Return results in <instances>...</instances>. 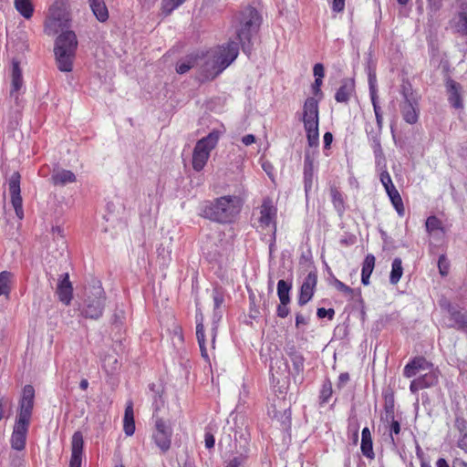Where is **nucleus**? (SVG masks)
<instances>
[{"label":"nucleus","instance_id":"338daca9","mask_svg":"<svg viewBox=\"0 0 467 467\" xmlns=\"http://www.w3.org/2000/svg\"><path fill=\"white\" fill-rule=\"evenodd\" d=\"M333 141V134L329 131L326 132L323 136L324 149H330L331 143Z\"/></svg>","mask_w":467,"mask_h":467},{"label":"nucleus","instance_id":"ea45409f","mask_svg":"<svg viewBox=\"0 0 467 467\" xmlns=\"http://www.w3.org/2000/svg\"><path fill=\"white\" fill-rule=\"evenodd\" d=\"M379 167H380V174H379V180L382 183L384 189L386 192L390 191L391 189L396 188L395 185L392 182L391 177L389 173V171L386 169V165L384 166L383 163H381Z\"/></svg>","mask_w":467,"mask_h":467},{"label":"nucleus","instance_id":"052dcab7","mask_svg":"<svg viewBox=\"0 0 467 467\" xmlns=\"http://www.w3.org/2000/svg\"><path fill=\"white\" fill-rule=\"evenodd\" d=\"M368 85H369V97H372V94L378 95L375 74H372V73L368 74Z\"/></svg>","mask_w":467,"mask_h":467},{"label":"nucleus","instance_id":"473e14b6","mask_svg":"<svg viewBox=\"0 0 467 467\" xmlns=\"http://www.w3.org/2000/svg\"><path fill=\"white\" fill-rule=\"evenodd\" d=\"M16 10L26 19H30L34 14V5L31 0H14Z\"/></svg>","mask_w":467,"mask_h":467},{"label":"nucleus","instance_id":"5701e85b","mask_svg":"<svg viewBox=\"0 0 467 467\" xmlns=\"http://www.w3.org/2000/svg\"><path fill=\"white\" fill-rule=\"evenodd\" d=\"M461 86L452 79L447 82V90L449 93L448 100L454 109H462L463 107L462 96L460 93Z\"/></svg>","mask_w":467,"mask_h":467},{"label":"nucleus","instance_id":"393cba45","mask_svg":"<svg viewBox=\"0 0 467 467\" xmlns=\"http://www.w3.org/2000/svg\"><path fill=\"white\" fill-rule=\"evenodd\" d=\"M286 354L289 357L293 365V374L296 376L300 375L304 371L305 358L298 352L294 346L286 350Z\"/></svg>","mask_w":467,"mask_h":467},{"label":"nucleus","instance_id":"4be33fe9","mask_svg":"<svg viewBox=\"0 0 467 467\" xmlns=\"http://www.w3.org/2000/svg\"><path fill=\"white\" fill-rule=\"evenodd\" d=\"M425 227L427 233L436 240H441L445 235L442 222L435 215L427 218Z\"/></svg>","mask_w":467,"mask_h":467},{"label":"nucleus","instance_id":"e2e57ef3","mask_svg":"<svg viewBox=\"0 0 467 467\" xmlns=\"http://www.w3.org/2000/svg\"><path fill=\"white\" fill-rule=\"evenodd\" d=\"M348 433H351V440L354 444H357L358 441V425L353 424L348 426Z\"/></svg>","mask_w":467,"mask_h":467},{"label":"nucleus","instance_id":"1a4fd4ad","mask_svg":"<svg viewBox=\"0 0 467 467\" xmlns=\"http://www.w3.org/2000/svg\"><path fill=\"white\" fill-rule=\"evenodd\" d=\"M402 95L403 100L400 104L402 119L406 123L413 125L419 120V102L412 93H408L406 88H403Z\"/></svg>","mask_w":467,"mask_h":467},{"label":"nucleus","instance_id":"37998d69","mask_svg":"<svg viewBox=\"0 0 467 467\" xmlns=\"http://www.w3.org/2000/svg\"><path fill=\"white\" fill-rule=\"evenodd\" d=\"M149 389L150 392H152V407L156 412L158 410H160L161 404L162 403V401L161 400V391L160 389V387H157L156 384L154 383L149 385Z\"/></svg>","mask_w":467,"mask_h":467},{"label":"nucleus","instance_id":"9d476101","mask_svg":"<svg viewBox=\"0 0 467 467\" xmlns=\"http://www.w3.org/2000/svg\"><path fill=\"white\" fill-rule=\"evenodd\" d=\"M35 401V389L32 385H26L22 389L19 400L16 420L30 423Z\"/></svg>","mask_w":467,"mask_h":467},{"label":"nucleus","instance_id":"20e7f679","mask_svg":"<svg viewBox=\"0 0 467 467\" xmlns=\"http://www.w3.org/2000/svg\"><path fill=\"white\" fill-rule=\"evenodd\" d=\"M302 121L306 135L308 147L318 149L319 146V109L318 100L309 97L303 106Z\"/></svg>","mask_w":467,"mask_h":467},{"label":"nucleus","instance_id":"680f3d73","mask_svg":"<svg viewBox=\"0 0 467 467\" xmlns=\"http://www.w3.org/2000/svg\"><path fill=\"white\" fill-rule=\"evenodd\" d=\"M204 443H205V447L207 449H213L214 447L215 438H214L213 434L209 431H205Z\"/></svg>","mask_w":467,"mask_h":467},{"label":"nucleus","instance_id":"c03bdc74","mask_svg":"<svg viewBox=\"0 0 467 467\" xmlns=\"http://www.w3.org/2000/svg\"><path fill=\"white\" fill-rule=\"evenodd\" d=\"M370 100H371V103L373 106V110L375 113L377 126H379L380 128L383 126V116H382L381 108L379 104V96L372 94V97H370Z\"/></svg>","mask_w":467,"mask_h":467},{"label":"nucleus","instance_id":"a18cd8bd","mask_svg":"<svg viewBox=\"0 0 467 467\" xmlns=\"http://www.w3.org/2000/svg\"><path fill=\"white\" fill-rule=\"evenodd\" d=\"M332 284L336 287L337 290L343 293L345 296H349L350 298L354 296V289H352L350 286L345 285L340 280L337 279L336 277H333Z\"/></svg>","mask_w":467,"mask_h":467},{"label":"nucleus","instance_id":"f3484780","mask_svg":"<svg viewBox=\"0 0 467 467\" xmlns=\"http://www.w3.org/2000/svg\"><path fill=\"white\" fill-rule=\"evenodd\" d=\"M78 47L76 34L71 30L62 32L56 39L55 49L64 50L68 53H75Z\"/></svg>","mask_w":467,"mask_h":467},{"label":"nucleus","instance_id":"09e8293b","mask_svg":"<svg viewBox=\"0 0 467 467\" xmlns=\"http://www.w3.org/2000/svg\"><path fill=\"white\" fill-rule=\"evenodd\" d=\"M427 9L431 16L436 15L443 5V0H426Z\"/></svg>","mask_w":467,"mask_h":467},{"label":"nucleus","instance_id":"13d9d810","mask_svg":"<svg viewBox=\"0 0 467 467\" xmlns=\"http://www.w3.org/2000/svg\"><path fill=\"white\" fill-rule=\"evenodd\" d=\"M222 318V312L220 310H214L213 309V337H215V334H216V329H217V323L221 320ZM213 340L214 341V338H213Z\"/></svg>","mask_w":467,"mask_h":467},{"label":"nucleus","instance_id":"58836bf2","mask_svg":"<svg viewBox=\"0 0 467 467\" xmlns=\"http://www.w3.org/2000/svg\"><path fill=\"white\" fill-rule=\"evenodd\" d=\"M12 411V400L5 395L0 393V420L9 417Z\"/></svg>","mask_w":467,"mask_h":467},{"label":"nucleus","instance_id":"79ce46f5","mask_svg":"<svg viewBox=\"0 0 467 467\" xmlns=\"http://www.w3.org/2000/svg\"><path fill=\"white\" fill-rule=\"evenodd\" d=\"M185 0H162L161 1V11L165 16L171 14L173 10L182 5Z\"/></svg>","mask_w":467,"mask_h":467},{"label":"nucleus","instance_id":"2eb2a0df","mask_svg":"<svg viewBox=\"0 0 467 467\" xmlns=\"http://www.w3.org/2000/svg\"><path fill=\"white\" fill-rule=\"evenodd\" d=\"M317 283L316 272H309L301 285L298 296V305L303 306L306 305L313 297Z\"/></svg>","mask_w":467,"mask_h":467},{"label":"nucleus","instance_id":"7ed1b4c3","mask_svg":"<svg viewBox=\"0 0 467 467\" xmlns=\"http://www.w3.org/2000/svg\"><path fill=\"white\" fill-rule=\"evenodd\" d=\"M424 374L411 380L410 384V390L411 393L416 394L420 389L431 388L438 384L440 372L438 368H434L433 364L428 361L422 356H417L411 358L403 368V376L410 379L415 377L420 372Z\"/></svg>","mask_w":467,"mask_h":467},{"label":"nucleus","instance_id":"3c124183","mask_svg":"<svg viewBox=\"0 0 467 467\" xmlns=\"http://www.w3.org/2000/svg\"><path fill=\"white\" fill-rule=\"evenodd\" d=\"M213 309L219 310L224 301L223 293L220 292L218 289H214L213 292Z\"/></svg>","mask_w":467,"mask_h":467},{"label":"nucleus","instance_id":"8fccbe9b","mask_svg":"<svg viewBox=\"0 0 467 467\" xmlns=\"http://www.w3.org/2000/svg\"><path fill=\"white\" fill-rule=\"evenodd\" d=\"M125 319V311L122 308L116 307L111 319L112 324L116 327H121Z\"/></svg>","mask_w":467,"mask_h":467},{"label":"nucleus","instance_id":"9b49d317","mask_svg":"<svg viewBox=\"0 0 467 467\" xmlns=\"http://www.w3.org/2000/svg\"><path fill=\"white\" fill-rule=\"evenodd\" d=\"M21 176L19 172H14L8 180V190L11 196V203L15 209L16 215L21 220L24 217L23 200L20 189Z\"/></svg>","mask_w":467,"mask_h":467},{"label":"nucleus","instance_id":"864d4df0","mask_svg":"<svg viewBox=\"0 0 467 467\" xmlns=\"http://www.w3.org/2000/svg\"><path fill=\"white\" fill-rule=\"evenodd\" d=\"M390 202H391L393 207L395 208L396 212L398 213V214L400 217H402L404 215L405 210H404V205H403L401 196L399 195L397 197H394V199L390 200Z\"/></svg>","mask_w":467,"mask_h":467},{"label":"nucleus","instance_id":"412c9836","mask_svg":"<svg viewBox=\"0 0 467 467\" xmlns=\"http://www.w3.org/2000/svg\"><path fill=\"white\" fill-rule=\"evenodd\" d=\"M55 57L57 65V68L61 72H71L73 69V60L75 58V53H68L64 50H57L54 48Z\"/></svg>","mask_w":467,"mask_h":467},{"label":"nucleus","instance_id":"4c0bfd02","mask_svg":"<svg viewBox=\"0 0 467 467\" xmlns=\"http://www.w3.org/2000/svg\"><path fill=\"white\" fill-rule=\"evenodd\" d=\"M403 274L402 261L400 258L396 257L391 264V271L389 275V282L392 285L398 284Z\"/></svg>","mask_w":467,"mask_h":467},{"label":"nucleus","instance_id":"c85d7f7f","mask_svg":"<svg viewBox=\"0 0 467 467\" xmlns=\"http://www.w3.org/2000/svg\"><path fill=\"white\" fill-rule=\"evenodd\" d=\"M459 7L460 11L455 28L461 36H467V1H462Z\"/></svg>","mask_w":467,"mask_h":467},{"label":"nucleus","instance_id":"7c9ffc66","mask_svg":"<svg viewBox=\"0 0 467 467\" xmlns=\"http://www.w3.org/2000/svg\"><path fill=\"white\" fill-rule=\"evenodd\" d=\"M90 8L99 22H105L109 18V11L104 0H88Z\"/></svg>","mask_w":467,"mask_h":467},{"label":"nucleus","instance_id":"a19ab883","mask_svg":"<svg viewBox=\"0 0 467 467\" xmlns=\"http://www.w3.org/2000/svg\"><path fill=\"white\" fill-rule=\"evenodd\" d=\"M333 393L332 390V383L329 379H326L323 384L320 390L319 400L321 404H326L328 402L329 399L331 398Z\"/></svg>","mask_w":467,"mask_h":467},{"label":"nucleus","instance_id":"de8ad7c7","mask_svg":"<svg viewBox=\"0 0 467 467\" xmlns=\"http://www.w3.org/2000/svg\"><path fill=\"white\" fill-rule=\"evenodd\" d=\"M438 269L441 276H446L449 274L450 261L445 254H441L438 259Z\"/></svg>","mask_w":467,"mask_h":467},{"label":"nucleus","instance_id":"f03ea898","mask_svg":"<svg viewBox=\"0 0 467 467\" xmlns=\"http://www.w3.org/2000/svg\"><path fill=\"white\" fill-rule=\"evenodd\" d=\"M238 196L224 195L202 202L200 214L212 222L221 224L233 223L241 211Z\"/></svg>","mask_w":467,"mask_h":467},{"label":"nucleus","instance_id":"4d7b16f0","mask_svg":"<svg viewBox=\"0 0 467 467\" xmlns=\"http://www.w3.org/2000/svg\"><path fill=\"white\" fill-rule=\"evenodd\" d=\"M193 67V63L191 61L179 62L176 66V72L178 74H185Z\"/></svg>","mask_w":467,"mask_h":467},{"label":"nucleus","instance_id":"bf43d9fd","mask_svg":"<svg viewBox=\"0 0 467 467\" xmlns=\"http://www.w3.org/2000/svg\"><path fill=\"white\" fill-rule=\"evenodd\" d=\"M313 73L315 76V79L320 78L321 80H323V78L325 76V68H324L323 64H321V63L315 64V66L313 67Z\"/></svg>","mask_w":467,"mask_h":467},{"label":"nucleus","instance_id":"72a5a7b5","mask_svg":"<svg viewBox=\"0 0 467 467\" xmlns=\"http://www.w3.org/2000/svg\"><path fill=\"white\" fill-rule=\"evenodd\" d=\"M385 410L387 412V417H389L391 419L389 431L392 442L395 443L394 436L399 435L400 433V424L398 420L394 419L393 405H389L388 403H386Z\"/></svg>","mask_w":467,"mask_h":467},{"label":"nucleus","instance_id":"5fc2aeb1","mask_svg":"<svg viewBox=\"0 0 467 467\" xmlns=\"http://www.w3.org/2000/svg\"><path fill=\"white\" fill-rule=\"evenodd\" d=\"M290 302H280L276 308V315L281 318H285L289 315L290 309L288 307Z\"/></svg>","mask_w":467,"mask_h":467},{"label":"nucleus","instance_id":"bb28decb","mask_svg":"<svg viewBox=\"0 0 467 467\" xmlns=\"http://www.w3.org/2000/svg\"><path fill=\"white\" fill-rule=\"evenodd\" d=\"M447 311L451 318L456 323L458 329L467 328V312L459 310L450 303L447 304Z\"/></svg>","mask_w":467,"mask_h":467},{"label":"nucleus","instance_id":"f704fd0d","mask_svg":"<svg viewBox=\"0 0 467 467\" xmlns=\"http://www.w3.org/2000/svg\"><path fill=\"white\" fill-rule=\"evenodd\" d=\"M330 194L333 206L338 215L341 217L346 210L343 194L336 187H332L330 189Z\"/></svg>","mask_w":467,"mask_h":467},{"label":"nucleus","instance_id":"2f4dec72","mask_svg":"<svg viewBox=\"0 0 467 467\" xmlns=\"http://www.w3.org/2000/svg\"><path fill=\"white\" fill-rule=\"evenodd\" d=\"M23 87L22 70L17 60L12 61V88L11 94L18 92Z\"/></svg>","mask_w":467,"mask_h":467},{"label":"nucleus","instance_id":"ddd939ff","mask_svg":"<svg viewBox=\"0 0 467 467\" xmlns=\"http://www.w3.org/2000/svg\"><path fill=\"white\" fill-rule=\"evenodd\" d=\"M381 130L382 127L379 128L377 126V128H374L371 125L366 126V133L373 150L377 166H379L381 163L385 165V156L380 143Z\"/></svg>","mask_w":467,"mask_h":467},{"label":"nucleus","instance_id":"423d86ee","mask_svg":"<svg viewBox=\"0 0 467 467\" xmlns=\"http://www.w3.org/2000/svg\"><path fill=\"white\" fill-rule=\"evenodd\" d=\"M221 132L213 130L207 136L199 140L194 147L192 153V168L196 171H201L210 157L220 138Z\"/></svg>","mask_w":467,"mask_h":467},{"label":"nucleus","instance_id":"dca6fc26","mask_svg":"<svg viewBox=\"0 0 467 467\" xmlns=\"http://www.w3.org/2000/svg\"><path fill=\"white\" fill-rule=\"evenodd\" d=\"M29 424L16 420L11 435V446L14 450L22 451L25 449Z\"/></svg>","mask_w":467,"mask_h":467},{"label":"nucleus","instance_id":"b1692460","mask_svg":"<svg viewBox=\"0 0 467 467\" xmlns=\"http://www.w3.org/2000/svg\"><path fill=\"white\" fill-rule=\"evenodd\" d=\"M360 449H361L362 454L366 458H368L369 460H373L375 458L371 433L368 427H365L362 430Z\"/></svg>","mask_w":467,"mask_h":467},{"label":"nucleus","instance_id":"c9c22d12","mask_svg":"<svg viewBox=\"0 0 467 467\" xmlns=\"http://www.w3.org/2000/svg\"><path fill=\"white\" fill-rule=\"evenodd\" d=\"M14 279V275L9 271H2L0 273V296H8L11 291V283Z\"/></svg>","mask_w":467,"mask_h":467},{"label":"nucleus","instance_id":"a211bd4d","mask_svg":"<svg viewBox=\"0 0 467 467\" xmlns=\"http://www.w3.org/2000/svg\"><path fill=\"white\" fill-rule=\"evenodd\" d=\"M84 441L80 431H76L71 441V457L69 467H81Z\"/></svg>","mask_w":467,"mask_h":467},{"label":"nucleus","instance_id":"49530a36","mask_svg":"<svg viewBox=\"0 0 467 467\" xmlns=\"http://www.w3.org/2000/svg\"><path fill=\"white\" fill-rule=\"evenodd\" d=\"M195 322H196V337H200V340H203V334H204L203 315L200 309L196 310Z\"/></svg>","mask_w":467,"mask_h":467},{"label":"nucleus","instance_id":"4468645a","mask_svg":"<svg viewBox=\"0 0 467 467\" xmlns=\"http://www.w3.org/2000/svg\"><path fill=\"white\" fill-rule=\"evenodd\" d=\"M277 209L274 205L273 200L270 197H265L260 206L259 223L264 227L273 225L274 234L275 233V217Z\"/></svg>","mask_w":467,"mask_h":467},{"label":"nucleus","instance_id":"e433bc0d","mask_svg":"<svg viewBox=\"0 0 467 467\" xmlns=\"http://www.w3.org/2000/svg\"><path fill=\"white\" fill-rule=\"evenodd\" d=\"M292 289V283L281 279L277 283V296L280 302H290V291Z\"/></svg>","mask_w":467,"mask_h":467},{"label":"nucleus","instance_id":"603ef678","mask_svg":"<svg viewBox=\"0 0 467 467\" xmlns=\"http://www.w3.org/2000/svg\"><path fill=\"white\" fill-rule=\"evenodd\" d=\"M246 459V452L241 453L240 455L235 456L232 460H230L225 467H239L245 462Z\"/></svg>","mask_w":467,"mask_h":467},{"label":"nucleus","instance_id":"6ab92c4d","mask_svg":"<svg viewBox=\"0 0 467 467\" xmlns=\"http://www.w3.org/2000/svg\"><path fill=\"white\" fill-rule=\"evenodd\" d=\"M57 294L59 300L66 306L71 303L73 297V287L67 273L60 275L57 287Z\"/></svg>","mask_w":467,"mask_h":467},{"label":"nucleus","instance_id":"69168bd1","mask_svg":"<svg viewBox=\"0 0 467 467\" xmlns=\"http://www.w3.org/2000/svg\"><path fill=\"white\" fill-rule=\"evenodd\" d=\"M331 8L336 13H340L345 8V0H332Z\"/></svg>","mask_w":467,"mask_h":467},{"label":"nucleus","instance_id":"aec40b11","mask_svg":"<svg viewBox=\"0 0 467 467\" xmlns=\"http://www.w3.org/2000/svg\"><path fill=\"white\" fill-rule=\"evenodd\" d=\"M355 93V81L352 78H344L335 94V99L338 103H348Z\"/></svg>","mask_w":467,"mask_h":467},{"label":"nucleus","instance_id":"39448f33","mask_svg":"<svg viewBox=\"0 0 467 467\" xmlns=\"http://www.w3.org/2000/svg\"><path fill=\"white\" fill-rule=\"evenodd\" d=\"M69 14L62 2L56 1L48 10V16L45 21V33L54 36L68 29L70 24Z\"/></svg>","mask_w":467,"mask_h":467},{"label":"nucleus","instance_id":"c756f323","mask_svg":"<svg viewBox=\"0 0 467 467\" xmlns=\"http://www.w3.org/2000/svg\"><path fill=\"white\" fill-rule=\"evenodd\" d=\"M374 266L375 256L371 254H367L363 261L361 269V283L364 285H368L369 284V278L374 270Z\"/></svg>","mask_w":467,"mask_h":467},{"label":"nucleus","instance_id":"0e129e2a","mask_svg":"<svg viewBox=\"0 0 467 467\" xmlns=\"http://www.w3.org/2000/svg\"><path fill=\"white\" fill-rule=\"evenodd\" d=\"M323 84V80L320 78L315 79L313 85H312V91L315 96H318L319 98L322 97V91H321V86Z\"/></svg>","mask_w":467,"mask_h":467},{"label":"nucleus","instance_id":"6e6d98bb","mask_svg":"<svg viewBox=\"0 0 467 467\" xmlns=\"http://www.w3.org/2000/svg\"><path fill=\"white\" fill-rule=\"evenodd\" d=\"M317 316L318 318L327 317L329 320H332L335 316V310L333 308L319 307L317 308Z\"/></svg>","mask_w":467,"mask_h":467},{"label":"nucleus","instance_id":"0eeeda50","mask_svg":"<svg viewBox=\"0 0 467 467\" xmlns=\"http://www.w3.org/2000/svg\"><path fill=\"white\" fill-rule=\"evenodd\" d=\"M105 306L106 293L103 287L100 285L93 286L80 307V313L86 318L98 320L102 317Z\"/></svg>","mask_w":467,"mask_h":467},{"label":"nucleus","instance_id":"a878e982","mask_svg":"<svg viewBox=\"0 0 467 467\" xmlns=\"http://www.w3.org/2000/svg\"><path fill=\"white\" fill-rule=\"evenodd\" d=\"M123 431L127 436H131L135 432L133 404L131 401H129L125 408Z\"/></svg>","mask_w":467,"mask_h":467},{"label":"nucleus","instance_id":"cd10ccee","mask_svg":"<svg viewBox=\"0 0 467 467\" xmlns=\"http://www.w3.org/2000/svg\"><path fill=\"white\" fill-rule=\"evenodd\" d=\"M51 181L54 185L64 186L76 181V175L68 170H57L52 173Z\"/></svg>","mask_w":467,"mask_h":467},{"label":"nucleus","instance_id":"f257e3e1","mask_svg":"<svg viewBox=\"0 0 467 467\" xmlns=\"http://www.w3.org/2000/svg\"><path fill=\"white\" fill-rule=\"evenodd\" d=\"M260 26V15L254 7H248L241 14L240 27L236 30L238 42L229 40L226 44L218 47L216 63L223 68L232 64L239 54V45L247 56L253 50L252 38L256 35Z\"/></svg>","mask_w":467,"mask_h":467},{"label":"nucleus","instance_id":"774afa93","mask_svg":"<svg viewBox=\"0 0 467 467\" xmlns=\"http://www.w3.org/2000/svg\"><path fill=\"white\" fill-rule=\"evenodd\" d=\"M349 380V374L348 372L340 373L338 376V383L337 386L339 388L343 387Z\"/></svg>","mask_w":467,"mask_h":467},{"label":"nucleus","instance_id":"f8f14e48","mask_svg":"<svg viewBox=\"0 0 467 467\" xmlns=\"http://www.w3.org/2000/svg\"><path fill=\"white\" fill-rule=\"evenodd\" d=\"M318 153L317 149H314L312 151L310 150H306L304 156V188L306 193V199L308 200V195L313 189L314 180H315V172H314V160L315 155Z\"/></svg>","mask_w":467,"mask_h":467},{"label":"nucleus","instance_id":"6e6552de","mask_svg":"<svg viewBox=\"0 0 467 467\" xmlns=\"http://www.w3.org/2000/svg\"><path fill=\"white\" fill-rule=\"evenodd\" d=\"M152 419L155 422V431L152 433L154 443L162 452H166L171 448L172 429L166 421L158 417L156 412L153 413Z\"/></svg>","mask_w":467,"mask_h":467}]
</instances>
